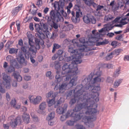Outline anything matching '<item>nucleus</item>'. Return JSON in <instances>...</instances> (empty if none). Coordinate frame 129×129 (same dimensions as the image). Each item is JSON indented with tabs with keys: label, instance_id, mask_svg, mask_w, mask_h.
<instances>
[{
	"label": "nucleus",
	"instance_id": "nucleus-1",
	"mask_svg": "<svg viewBox=\"0 0 129 129\" xmlns=\"http://www.w3.org/2000/svg\"><path fill=\"white\" fill-rule=\"evenodd\" d=\"M72 43L75 47H80L78 51L77 50L73 49L72 47L69 48L68 51L72 54L73 55L67 58V60L68 61H72L71 64L69 65L65 63L62 67V74L64 75L63 77L59 75V72L58 70L56 71V75L55 76V78L57 82L59 83L62 81L63 78L66 77L65 80L67 81L71 78V77L74 75H76L78 73V69L77 64L80 63L82 61L81 58L83 55L80 51H84L86 46L81 44H79L78 42L77 39L73 40Z\"/></svg>",
	"mask_w": 129,
	"mask_h": 129
},
{
	"label": "nucleus",
	"instance_id": "nucleus-2",
	"mask_svg": "<svg viewBox=\"0 0 129 129\" xmlns=\"http://www.w3.org/2000/svg\"><path fill=\"white\" fill-rule=\"evenodd\" d=\"M87 99L86 103L77 104L71 114L75 122L82 118L85 123L89 124L88 126L92 127L94 125L92 122L96 119V115L98 113L97 110L98 104L95 102H91Z\"/></svg>",
	"mask_w": 129,
	"mask_h": 129
},
{
	"label": "nucleus",
	"instance_id": "nucleus-3",
	"mask_svg": "<svg viewBox=\"0 0 129 129\" xmlns=\"http://www.w3.org/2000/svg\"><path fill=\"white\" fill-rule=\"evenodd\" d=\"M97 76L92 80V76L90 75L85 78L82 82L81 84L77 86L74 90H77V93L79 96L81 95V93L84 95L88 94L90 95L91 98H93V101L97 103L99 101V93L98 91L100 90V84H97L96 83L103 82L104 78L101 77L102 73L100 72H96Z\"/></svg>",
	"mask_w": 129,
	"mask_h": 129
},
{
	"label": "nucleus",
	"instance_id": "nucleus-4",
	"mask_svg": "<svg viewBox=\"0 0 129 129\" xmlns=\"http://www.w3.org/2000/svg\"><path fill=\"white\" fill-rule=\"evenodd\" d=\"M50 17L47 16L45 17V18L47 20L48 23L52 27L55 29H57L58 27V25L54 21L55 20L57 21H63V17L59 13H55L52 10L50 12Z\"/></svg>",
	"mask_w": 129,
	"mask_h": 129
},
{
	"label": "nucleus",
	"instance_id": "nucleus-5",
	"mask_svg": "<svg viewBox=\"0 0 129 129\" xmlns=\"http://www.w3.org/2000/svg\"><path fill=\"white\" fill-rule=\"evenodd\" d=\"M43 35H41L39 33L36 34L35 36L36 38L35 39V42L36 43V46H35L33 45V40L30 38H28L29 43L30 47H29V51H30L34 55L33 57H35L36 55V53L35 52V50L36 49H39L40 48V45H42V44H43V43L42 44L40 42V39H40H42V37L43 36Z\"/></svg>",
	"mask_w": 129,
	"mask_h": 129
},
{
	"label": "nucleus",
	"instance_id": "nucleus-6",
	"mask_svg": "<svg viewBox=\"0 0 129 129\" xmlns=\"http://www.w3.org/2000/svg\"><path fill=\"white\" fill-rule=\"evenodd\" d=\"M77 80V78H72L69 83L67 82H64L60 84L59 86L58 85H56L55 86L54 90L55 91L58 90L59 93H62L68 88L71 87L73 85H76Z\"/></svg>",
	"mask_w": 129,
	"mask_h": 129
},
{
	"label": "nucleus",
	"instance_id": "nucleus-7",
	"mask_svg": "<svg viewBox=\"0 0 129 129\" xmlns=\"http://www.w3.org/2000/svg\"><path fill=\"white\" fill-rule=\"evenodd\" d=\"M75 91L76 90H75ZM76 91L77 92L75 93L74 95V99H72L70 102L71 105H72L75 104L76 101L77 100L78 101H81L83 102V103H86L87 101H86V98L89 100V101L91 102H95L94 101H93V98H91V96L90 95H88V94L84 95L81 93V95L79 96V95H78L77 94V90Z\"/></svg>",
	"mask_w": 129,
	"mask_h": 129
},
{
	"label": "nucleus",
	"instance_id": "nucleus-8",
	"mask_svg": "<svg viewBox=\"0 0 129 129\" xmlns=\"http://www.w3.org/2000/svg\"><path fill=\"white\" fill-rule=\"evenodd\" d=\"M18 49L11 48L10 49L9 52L10 54H15L20 58V60L18 61L19 63L21 64L26 66L27 64V61L25 59L23 52L20 50L18 52Z\"/></svg>",
	"mask_w": 129,
	"mask_h": 129
},
{
	"label": "nucleus",
	"instance_id": "nucleus-9",
	"mask_svg": "<svg viewBox=\"0 0 129 129\" xmlns=\"http://www.w3.org/2000/svg\"><path fill=\"white\" fill-rule=\"evenodd\" d=\"M3 79L4 80L3 84L6 88L7 89H10L11 78L10 76L5 73H3Z\"/></svg>",
	"mask_w": 129,
	"mask_h": 129
},
{
	"label": "nucleus",
	"instance_id": "nucleus-10",
	"mask_svg": "<svg viewBox=\"0 0 129 129\" xmlns=\"http://www.w3.org/2000/svg\"><path fill=\"white\" fill-rule=\"evenodd\" d=\"M14 116H11L9 118V119L11 120L10 122V125L12 128H14L17 125L18 123H21V118L19 117H17L16 119H14Z\"/></svg>",
	"mask_w": 129,
	"mask_h": 129
},
{
	"label": "nucleus",
	"instance_id": "nucleus-11",
	"mask_svg": "<svg viewBox=\"0 0 129 129\" xmlns=\"http://www.w3.org/2000/svg\"><path fill=\"white\" fill-rule=\"evenodd\" d=\"M71 14L72 15V21L75 23H78L80 21V15H82V13L80 9L76 12V15H75V12L74 11H72Z\"/></svg>",
	"mask_w": 129,
	"mask_h": 129
},
{
	"label": "nucleus",
	"instance_id": "nucleus-12",
	"mask_svg": "<svg viewBox=\"0 0 129 129\" xmlns=\"http://www.w3.org/2000/svg\"><path fill=\"white\" fill-rule=\"evenodd\" d=\"M28 99L30 102L34 105L38 104L42 101V97L39 95L36 96L34 95H29Z\"/></svg>",
	"mask_w": 129,
	"mask_h": 129
},
{
	"label": "nucleus",
	"instance_id": "nucleus-13",
	"mask_svg": "<svg viewBox=\"0 0 129 129\" xmlns=\"http://www.w3.org/2000/svg\"><path fill=\"white\" fill-rule=\"evenodd\" d=\"M67 107L68 105L67 104H65L63 107H58L56 110V112L58 114H63L66 110Z\"/></svg>",
	"mask_w": 129,
	"mask_h": 129
},
{
	"label": "nucleus",
	"instance_id": "nucleus-14",
	"mask_svg": "<svg viewBox=\"0 0 129 129\" xmlns=\"http://www.w3.org/2000/svg\"><path fill=\"white\" fill-rule=\"evenodd\" d=\"M23 5L19 4L17 7L13 9L11 11L12 14L13 16L17 15L18 12L22 9Z\"/></svg>",
	"mask_w": 129,
	"mask_h": 129
},
{
	"label": "nucleus",
	"instance_id": "nucleus-15",
	"mask_svg": "<svg viewBox=\"0 0 129 129\" xmlns=\"http://www.w3.org/2000/svg\"><path fill=\"white\" fill-rule=\"evenodd\" d=\"M20 48L21 49V51L23 52V54L24 53L25 57L26 58L28 59L30 57V54L29 52H27V50L26 47L25 46H22Z\"/></svg>",
	"mask_w": 129,
	"mask_h": 129
},
{
	"label": "nucleus",
	"instance_id": "nucleus-16",
	"mask_svg": "<svg viewBox=\"0 0 129 129\" xmlns=\"http://www.w3.org/2000/svg\"><path fill=\"white\" fill-rule=\"evenodd\" d=\"M8 62H10V64L14 65L15 64L16 65H18V64L15 61V60L14 59L13 57L12 56L9 55L7 56L6 58Z\"/></svg>",
	"mask_w": 129,
	"mask_h": 129
},
{
	"label": "nucleus",
	"instance_id": "nucleus-17",
	"mask_svg": "<svg viewBox=\"0 0 129 129\" xmlns=\"http://www.w3.org/2000/svg\"><path fill=\"white\" fill-rule=\"evenodd\" d=\"M14 64V65H11L10 64V66H8L6 68V70L8 72L11 73L14 71L15 68L13 67V66L17 68H19L18 66V65H16L15 64Z\"/></svg>",
	"mask_w": 129,
	"mask_h": 129
},
{
	"label": "nucleus",
	"instance_id": "nucleus-18",
	"mask_svg": "<svg viewBox=\"0 0 129 129\" xmlns=\"http://www.w3.org/2000/svg\"><path fill=\"white\" fill-rule=\"evenodd\" d=\"M85 3L87 5L90 6L92 5L95 8L97 7L98 5L93 2V0H83Z\"/></svg>",
	"mask_w": 129,
	"mask_h": 129
},
{
	"label": "nucleus",
	"instance_id": "nucleus-19",
	"mask_svg": "<svg viewBox=\"0 0 129 129\" xmlns=\"http://www.w3.org/2000/svg\"><path fill=\"white\" fill-rule=\"evenodd\" d=\"M100 36H99V38L98 39H96V40H98L96 41L95 39H94L93 40H94V41H93V42H95V41L96 42V45L97 46H99L100 45H104L105 44H107L108 43V41L105 40L104 41H103L102 42H99L98 41V39H100Z\"/></svg>",
	"mask_w": 129,
	"mask_h": 129
},
{
	"label": "nucleus",
	"instance_id": "nucleus-20",
	"mask_svg": "<svg viewBox=\"0 0 129 129\" xmlns=\"http://www.w3.org/2000/svg\"><path fill=\"white\" fill-rule=\"evenodd\" d=\"M58 94L57 92L53 93L52 91H50L46 94V96L47 98H50L52 95V98L54 99Z\"/></svg>",
	"mask_w": 129,
	"mask_h": 129
},
{
	"label": "nucleus",
	"instance_id": "nucleus-21",
	"mask_svg": "<svg viewBox=\"0 0 129 129\" xmlns=\"http://www.w3.org/2000/svg\"><path fill=\"white\" fill-rule=\"evenodd\" d=\"M123 80L122 79H120L115 81L113 84V87L115 88H117L122 82Z\"/></svg>",
	"mask_w": 129,
	"mask_h": 129
},
{
	"label": "nucleus",
	"instance_id": "nucleus-22",
	"mask_svg": "<svg viewBox=\"0 0 129 129\" xmlns=\"http://www.w3.org/2000/svg\"><path fill=\"white\" fill-rule=\"evenodd\" d=\"M34 27L36 29V31L39 33L41 35H43L42 33L43 30L41 28L40 25L38 24H36L34 25Z\"/></svg>",
	"mask_w": 129,
	"mask_h": 129
},
{
	"label": "nucleus",
	"instance_id": "nucleus-23",
	"mask_svg": "<svg viewBox=\"0 0 129 129\" xmlns=\"http://www.w3.org/2000/svg\"><path fill=\"white\" fill-rule=\"evenodd\" d=\"M13 75L18 82H20L22 81V77L18 72L16 71L14 72L13 73Z\"/></svg>",
	"mask_w": 129,
	"mask_h": 129
},
{
	"label": "nucleus",
	"instance_id": "nucleus-24",
	"mask_svg": "<svg viewBox=\"0 0 129 129\" xmlns=\"http://www.w3.org/2000/svg\"><path fill=\"white\" fill-rule=\"evenodd\" d=\"M22 118L25 123H28L29 122L30 117L28 114L24 113L22 116Z\"/></svg>",
	"mask_w": 129,
	"mask_h": 129
},
{
	"label": "nucleus",
	"instance_id": "nucleus-25",
	"mask_svg": "<svg viewBox=\"0 0 129 129\" xmlns=\"http://www.w3.org/2000/svg\"><path fill=\"white\" fill-rule=\"evenodd\" d=\"M64 2L63 1H62L61 0H60L58 2V3H59V5L61 9L60 12L62 14L64 13L63 9V8L65 5Z\"/></svg>",
	"mask_w": 129,
	"mask_h": 129
},
{
	"label": "nucleus",
	"instance_id": "nucleus-26",
	"mask_svg": "<svg viewBox=\"0 0 129 129\" xmlns=\"http://www.w3.org/2000/svg\"><path fill=\"white\" fill-rule=\"evenodd\" d=\"M104 7L103 6L100 5H98L96 10L95 14H96L97 16H100L101 14V12L100 11L102 9H103Z\"/></svg>",
	"mask_w": 129,
	"mask_h": 129
},
{
	"label": "nucleus",
	"instance_id": "nucleus-27",
	"mask_svg": "<svg viewBox=\"0 0 129 129\" xmlns=\"http://www.w3.org/2000/svg\"><path fill=\"white\" fill-rule=\"evenodd\" d=\"M95 30H93L92 31V35L91 36V39L92 40L94 39H95L97 41L98 40H96V39H98L99 38V36H100V34L98 33L96 34V35L95 34ZM98 33V32H97Z\"/></svg>",
	"mask_w": 129,
	"mask_h": 129
},
{
	"label": "nucleus",
	"instance_id": "nucleus-28",
	"mask_svg": "<svg viewBox=\"0 0 129 129\" xmlns=\"http://www.w3.org/2000/svg\"><path fill=\"white\" fill-rule=\"evenodd\" d=\"M84 22L86 24H88L90 22V19L89 15H87L84 16L83 17Z\"/></svg>",
	"mask_w": 129,
	"mask_h": 129
},
{
	"label": "nucleus",
	"instance_id": "nucleus-29",
	"mask_svg": "<svg viewBox=\"0 0 129 129\" xmlns=\"http://www.w3.org/2000/svg\"><path fill=\"white\" fill-rule=\"evenodd\" d=\"M41 26L44 29H42L43 30V31L45 32L46 31H48V26L47 23H41Z\"/></svg>",
	"mask_w": 129,
	"mask_h": 129
},
{
	"label": "nucleus",
	"instance_id": "nucleus-30",
	"mask_svg": "<svg viewBox=\"0 0 129 129\" xmlns=\"http://www.w3.org/2000/svg\"><path fill=\"white\" fill-rule=\"evenodd\" d=\"M55 113L54 112H53L48 115L46 118V119L47 120H52L54 117Z\"/></svg>",
	"mask_w": 129,
	"mask_h": 129
},
{
	"label": "nucleus",
	"instance_id": "nucleus-31",
	"mask_svg": "<svg viewBox=\"0 0 129 129\" xmlns=\"http://www.w3.org/2000/svg\"><path fill=\"white\" fill-rule=\"evenodd\" d=\"M46 107V102H43L40 104L39 105V107L40 110L43 111L45 109Z\"/></svg>",
	"mask_w": 129,
	"mask_h": 129
},
{
	"label": "nucleus",
	"instance_id": "nucleus-32",
	"mask_svg": "<svg viewBox=\"0 0 129 129\" xmlns=\"http://www.w3.org/2000/svg\"><path fill=\"white\" fill-rule=\"evenodd\" d=\"M30 60L31 62L33 64V66L34 67H35L38 65V62H35V60L33 58V57L32 56V55L30 54Z\"/></svg>",
	"mask_w": 129,
	"mask_h": 129
},
{
	"label": "nucleus",
	"instance_id": "nucleus-33",
	"mask_svg": "<svg viewBox=\"0 0 129 129\" xmlns=\"http://www.w3.org/2000/svg\"><path fill=\"white\" fill-rule=\"evenodd\" d=\"M53 7L57 11H59L60 9L58 2H56L54 3Z\"/></svg>",
	"mask_w": 129,
	"mask_h": 129
},
{
	"label": "nucleus",
	"instance_id": "nucleus-34",
	"mask_svg": "<svg viewBox=\"0 0 129 129\" xmlns=\"http://www.w3.org/2000/svg\"><path fill=\"white\" fill-rule=\"evenodd\" d=\"M120 68H118L117 69L115 72L114 73L113 75V77L114 78L118 77L120 73Z\"/></svg>",
	"mask_w": 129,
	"mask_h": 129
},
{
	"label": "nucleus",
	"instance_id": "nucleus-35",
	"mask_svg": "<svg viewBox=\"0 0 129 129\" xmlns=\"http://www.w3.org/2000/svg\"><path fill=\"white\" fill-rule=\"evenodd\" d=\"M121 49H116L112 52V53L113 55H118L121 51Z\"/></svg>",
	"mask_w": 129,
	"mask_h": 129
},
{
	"label": "nucleus",
	"instance_id": "nucleus-36",
	"mask_svg": "<svg viewBox=\"0 0 129 129\" xmlns=\"http://www.w3.org/2000/svg\"><path fill=\"white\" fill-rule=\"evenodd\" d=\"M124 35L120 34L119 35L117 36L115 38L116 39L119 41H123V37Z\"/></svg>",
	"mask_w": 129,
	"mask_h": 129
},
{
	"label": "nucleus",
	"instance_id": "nucleus-37",
	"mask_svg": "<svg viewBox=\"0 0 129 129\" xmlns=\"http://www.w3.org/2000/svg\"><path fill=\"white\" fill-rule=\"evenodd\" d=\"M106 26V27H105V29L106 31H108L112 29L114 26H109L108 24H107L105 25Z\"/></svg>",
	"mask_w": 129,
	"mask_h": 129
},
{
	"label": "nucleus",
	"instance_id": "nucleus-38",
	"mask_svg": "<svg viewBox=\"0 0 129 129\" xmlns=\"http://www.w3.org/2000/svg\"><path fill=\"white\" fill-rule=\"evenodd\" d=\"M81 5V2L80 0H77L76 2V4L74 7V8L76 9L77 8L79 9V7Z\"/></svg>",
	"mask_w": 129,
	"mask_h": 129
},
{
	"label": "nucleus",
	"instance_id": "nucleus-39",
	"mask_svg": "<svg viewBox=\"0 0 129 129\" xmlns=\"http://www.w3.org/2000/svg\"><path fill=\"white\" fill-rule=\"evenodd\" d=\"M113 81V79L112 77L108 76L106 80V82L108 83H112Z\"/></svg>",
	"mask_w": 129,
	"mask_h": 129
},
{
	"label": "nucleus",
	"instance_id": "nucleus-40",
	"mask_svg": "<svg viewBox=\"0 0 129 129\" xmlns=\"http://www.w3.org/2000/svg\"><path fill=\"white\" fill-rule=\"evenodd\" d=\"M75 122L74 120V121L68 120L66 121V123L69 126H72L74 125V122Z\"/></svg>",
	"mask_w": 129,
	"mask_h": 129
},
{
	"label": "nucleus",
	"instance_id": "nucleus-41",
	"mask_svg": "<svg viewBox=\"0 0 129 129\" xmlns=\"http://www.w3.org/2000/svg\"><path fill=\"white\" fill-rule=\"evenodd\" d=\"M75 89L73 90H71L70 91H68L66 93V95L67 98L68 99V97H70L72 94V92L73 91L74 92H75V91H75V92L74 91V90Z\"/></svg>",
	"mask_w": 129,
	"mask_h": 129
},
{
	"label": "nucleus",
	"instance_id": "nucleus-42",
	"mask_svg": "<svg viewBox=\"0 0 129 129\" xmlns=\"http://www.w3.org/2000/svg\"><path fill=\"white\" fill-rule=\"evenodd\" d=\"M54 99L52 98L48 102V106L49 107H50L54 103Z\"/></svg>",
	"mask_w": 129,
	"mask_h": 129
},
{
	"label": "nucleus",
	"instance_id": "nucleus-43",
	"mask_svg": "<svg viewBox=\"0 0 129 129\" xmlns=\"http://www.w3.org/2000/svg\"><path fill=\"white\" fill-rule=\"evenodd\" d=\"M54 65H55V67L56 70L58 69L60 67L59 63L58 61H55L54 62Z\"/></svg>",
	"mask_w": 129,
	"mask_h": 129
},
{
	"label": "nucleus",
	"instance_id": "nucleus-44",
	"mask_svg": "<svg viewBox=\"0 0 129 129\" xmlns=\"http://www.w3.org/2000/svg\"><path fill=\"white\" fill-rule=\"evenodd\" d=\"M46 35L47 38L48 39H51L52 38V35H51V34L50 33L48 30V31H46Z\"/></svg>",
	"mask_w": 129,
	"mask_h": 129
},
{
	"label": "nucleus",
	"instance_id": "nucleus-45",
	"mask_svg": "<svg viewBox=\"0 0 129 129\" xmlns=\"http://www.w3.org/2000/svg\"><path fill=\"white\" fill-rule=\"evenodd\" d=\"M73 112H72L71 110H69L67 112L66 117L67 118L70 116L71 117V114Z\"/></svg>",
	"mask_w": 129,
	"mask_h": 129
},
{
	"label": "nucleus",
	"instance_id": "nucleus-46",
	"mask_svg": "<svg viewBox=\"0 0 129 129\" xmlns=\"http://www.w3.org/2000/svg\"><path fill=\"white\" fill-rule=\"evenodd\" d=\"M113 54L111 52L106 57V58L107 60H110V59L112 58L113 57Z\"/></svg>",
	"mask_w": 129,
	"mask_h": 129
},
{
	"label": "nucleus",
	"instance_id": "nucleus-47",
	"mask_svg": "<svg viewBox=\"0 0 129 129\" xmlns=\"http://www.w3.org/2000/svg\"><path fill=\"white\" fill-rule=\"evenodd\" d=\"M51 72L50 71H49L47 72L46 75L47 77H48L49 79H52V77L51 75Z\"/></svg>",
	"mask_w": 129,
	"mask_h": 129
},
{
	"label": "nucleus",
	"instance_id": "nucleus-48",
	"mask_svg": "<svg viewBox=\"0 0 129 129\" xmlns=\"http://www.w3.org/2000/svg\"><path fill=\"white\" fill-rule=\"evenodd\" d=\"M67 118L66 117L65 115H62L60 116V120L62 121H63L66 120Z\"/></svg>",
	"mask_w": 129,
	"mask_h": 129
},
{
	"label": "nucleus",
	"instance_id": "nucleus-49",
	"mask_svg": "<svg viewBox=\"0 0 129 129\" xmlns=\"http://www.w3.org/2000/svg\"><path fill=\"white\" fill-rule=\"evenodd\" d=\"M16 103V101L15 100H12L11 102V104L12 106L13 107L15 106Z\"/></svg>",
	"mask_w": 129,
	"mask_h": 129
},
{
	"label": "nucleus",
	"instance_id": "nucleus-50",
	"mask_svg": "<svg viewBox=\"0 0 129 129\" xmlns=\"http://www.w3.org/2000/svg\"><path fill=\"white\" fill-rule=\"evenodd\" d=\"M77 129H86L83 125H77Z\"/></svg>",
	"mask_w": 129,
	"mask_h": 129
},
{
	"label": "nucleus",
	"instance_id": "nucleus-51",
	"mask_svg": "<svg viewBox=\"0 0 129 129\" xmlns=\"http://www.w3.org/2000/svg\"><path fill=\"white\" fill-rule=\"evenodd\" d=\"M105 65L106 66V67L108 69L112 68L113 67V66L111 64H106Z\"/></svg>",
	"mask_w": 129,
	"mask_h": 129
},
{
	"label": "nucleus",
	"instance_id": "nucleus-52",
	"mask_svg": "<svg viewBox=\"0 0 129 129\" xmlns=\"http://www.w3.org/2000/svg\"><path fill=\"white\" fill-rule=\"evenodd\" d=\"M117 42L116 41H114L112 42L111 45L113 47H116L117 46Z\"/></svg>",
	"mask_w": 129,
	"mask_h": 129
},
{
	"label": "nucleus",
	"instance_id": "nucleus-53",
	"mask_svg": "<svg viewBox=\"0 0 129 129\" xmlns=\"http://www.w3.org/2000/svg\"><path fill=\"white\" fill-rule=\"evenodd\" d=\"M9 126L10 124L9 123L3 124V127L5 129H8Z\"/></svg>",
	"mask_w": 129,
	"mask_h": 129
},
{
	"label": "nucleus",
	"instance_id": "nucleus-54",
	"mask_svg": "<svg viewBox=\"0 0 129 129\" xmlns=\"http://www.w3.org/2000/svg\"><path fill=\"white\" fill-rule=\"evenodd\" d=\"M24 79L27 81L30 80L31 79V77L29 76L26 75L24 76Z\"/></svg>",
	"mask_w": 129,
	"mask_h": 129
},
{
	"label": "nucleus",
	"instance_id": "nucleus-55",
	"mask_svg": "<svg viewBox=\"0 0 129 129\" xmlns=\"http://www.w3.org/2000/svg\"><path fill=\"white\" fill-rule=\"evenodd\" d=\"M28 87V85L27 83H24L23 85V87L25 89L27 88Z\"/></svg>",
	"mask_w": 129,
	"mask_h": 129
},
{
	"label": "nucleus",
	"instance_id": "nucleus-56",
	"mask_svg": "<svg viewBox=\"0 0 129 129\" xmlns=\"http://www.w3.org/2000/svg\"><path fill=\"white\" fill-rule=\"evenodd\" d=\"M33 24L32 23H30L29 24V28L31 30H33L34 29Z\"/></svg>",
	"mask_w": 129,
	"mask_h": 129
},
{
	"label": "nucleus",
	"instance_id": "nucleus-57",
	"mask_svg": "<svg viewBox=\"0 0 129 129\" xmlns=\"http://www.w3.org/2000/svg\"><path fill=\"white\" fill-rule=\"evenodd\" d=\"M63 52L62 50H59L57 52V54L58 55H61L63 53Z\"/></svg>",
	"mask_w": 129,
	"mask_h": 129
},
{
	"label": "nucleus",
	"instance_id": "nucleus-58",
	"mask_svg": "<svg viewBox=\"0 0 129 129\" xmlns=\"http://www.w3.org/2000/svg\"><path fill=\"white\" fill-rule=\"evenodd\" d=\"M12 85L13 86L16 87L17 85V82L16 81H13L12 83Z\"/></svg>",
	"mask_w": 129,
	"mask_h": 129
},
{
	"label": "nucleus",
	"instance_id": "nucleus-59",
	"mask_svg": "<svg viewBox=\"0 0 129 129\" xmlns=\"http://www.w3.org/2000/svg\"><path fill=\"white\" fill-rule=\"evenodd\" d=\"M6 99L8 101H10V96L9 94L8 93H7L6 94Z\"/></svg>",
	"mask_w": 129,
	"mask_h": 129
},
{
	"label": "nucleus",
	"instance_id": "nucleus-60",
	"mask_svg": "<svg viewBox=\"0 0 129 129\" xmlns=\"http://www.w3.org/2000/svg\"><path fill=\"white\" fill-rule=\"evenodd\" d=\"M13 43V42L12 41H9L7 42V46L8 48H9L11 45Z\"/></svg>",
	"mask_w": 129,
	"mask_h": 129
},
{
	"label": "nucleus",
	"instance_id": "nucleus-61",
	"mask_svg": "<svg viewBox=\"0 0 129 129\" xmlns=\"http://www.w3.org/2000/svg\"><path fill=\"white\" fill-rule=\"evenodd\" d=\"M18 44L21 46H23V42L22 40V39H20L19 40Z\"/></svg>",
	"mask_w": 129,
	"mask_h": 129
},
{
	"label": "nucleus",
	"instance_id": "nucleus-62",
	"mask_svg": "<svg viewBox=\"0 0 129 129\" xmlns=\"http://www.w3.org/2000/svg\"><path fill=\"white\" fill-rule=\"evenodd\" d=\"M53 47L56 49H58L60 47V46L57 44L55 43L53 44Z\"/></svg>",
	"mask_w": 129,
	"mask_h": 129
},
{
	"label": "nucleus",
	"instance_id": "nucleus-63",
	"mask_svg": "<svg viewBox=\"0 0 129 129\" xmlns=\"http://www.w3.org/2000/svg\"><path fill=\"white\" fill-rule=\"evenodd\" d=\"M90 21L92 24H94L96 23V20L93 17L92 18H90Z\"/></svg>",
	"mask_w": 129,
	"mask_h": 129
},
{
	"label": "nucleus",
	"instance_id": "nucleus-64",
	"mask_svg": "<svg viewBox=\"0 0 129 129\" xmlns=\"http://www.w3.org/2000/svg\"><path fill=\"white\" fill-rule=\"evenodd\" d=\"M42 3V1L40 0H39L37 2L36 4L39 7L41 6Z\"/></svg>",
	"mask_w": 129,
	"mask_h": 129
}]
</instances>
